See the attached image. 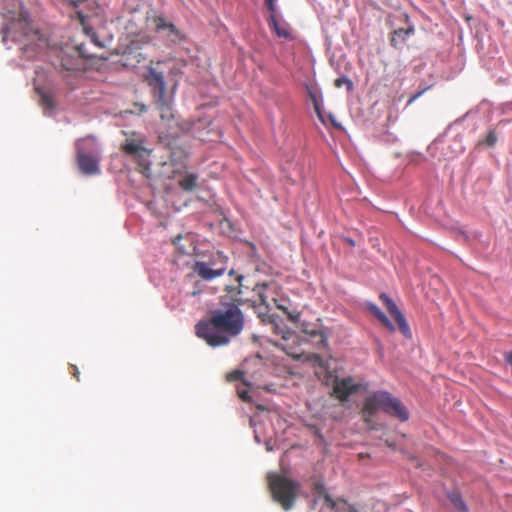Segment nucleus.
<instances>
[{"label": "nucleus", "instance_id": "obj_9", "mask_svg": "<svg viewBox=\"0 0 512 512\" xmlns=\"http://www.w3.org/2000/svg\"><path fill=\"white\" fill-rule=\"evenodd\" d=\"M32 28L26 17L20 14L19 18L9 23L4 29V40L10 37L13 41H21L22 37H28Z\"/></svg>", "mask_w": 512, "mask_h": 512}, {"label": "nucleus", "instance_id": "obj_22", "mask_svg": "<svg viewBox=\"0 0 512 512\" xmlns=\"http://www.w3.org/2000/svg\"><path fill=\"white\" fill-rule=\"evenodd\" d=\"M307 92H308L310 100L313 103L314 110H315L318 118L322 122H324L323 115H322L321 108H320V103H319L316 91L312 87L307 86Z\"/></svg>", "mask_w": 512, "mask_h": 512}, {"label": "nucleus", "instance_id": "obj_19", "mask_svg": "<svg viewBox=\"0 0 512 512\" xmlns=\"http://www.w3.org/2000/svg\"><path fill=\"white\" fill-rule=\"evenodd\" d=\"M448 499L458 512H468L467 505L458 491L449 492Z\"/></svg>", "mask_w": 512, "mask_h": 512}, {"label": "nucleus", "instance_id": "obj_31", "mask_svg": "<svg viewBox=\"0 0 512 512\" xmlns=\"http://www.w3.org/2000/svg\"><path fill=\"white\" fill-rule=\"evenodd\" d=\"M428 88H424L423 90L421 91H418L417 93L413 94L408 102H407V105H411L414 101H416V99H418Z\"/></svg>", "mask_w": 512, "mask_h": 512}, {"label": "nucleus", "instance_id": "obj_32", "mask_svg": "<svg viewBox=\"0 0 512 512\" xmlns=\"http://www.w3.org/2000/svg\"><path fill=\"white\" fill-rule=\"evenodd\" d=\"M238 395L239 397L243 400V401H250V396H249V392L247 389H243V390H238Z\"/></svg>", "mask_w": 512, "mask_h": 512}, {"label": "nucleus", "instance_id": "obj_36", "mask_svg": "<svg viewBox=\"0 0 512 512\" xmlns=\"http://www.w3.org/2000/svg\"><path fill=\"white\" fill-rule=\"evenodd\" d=\"M345 241L350 245V246H355L356 243L354 240L350 239V238H345Z\"/></svg>", "mask_w": 512, "mask_h": 512}, {"label": "nucleus", "instance_id": "obj_20", "mask_svg": "<svg viewBox=\"0 0 512 512\" xmlns=\"http://www.w3.org/2000/svg\"><path fill=\"white\" fill-rule=\"evenodd\" d=\"M198 177L196 174H187L185 177L179 180V186L184 191H193L197 187Z\"/></svg>", "mask_w": 512, "mask_h": 512}, {"label": "nucleus", "instance_id": "obj_11", "mask_svg": "<svg viewBox=\"0 0 512 512\" xmlns=\"http://www.w3.org/2000/svg\"><path fill=\"white\" fill-rule=\"evenodd\" d=\"M358 391V385L354 384L351 377L335 380L333 386V394L341 401H345L348 397Z\"/></svg>", "mask_w": 512, "mask_h": 512}, {"label": "nucleus", "instance_id": "obj_17", "mask_svg": "<svg viewBox=\"0 0 512 512\" xmlns=\"http://www.w3.org/2000/svg\"><path fill=\"white\" fill-rule=\"evenodd\" d=\"M268 24L275 31L278 37H282L285 39L291 38V33L288 25L286 23H279L276 19L275 14H270Z\"/></svg>", "mask_w": 512, "mask_h": 512}, {"label": "nucleus", "instance_id": "obj_6", "mask_svg": "<svg viewBox=\"0 0 512 512\" xmlns=\"http://www.w3.org/2000/svg\"><path fill=\"white\" fill-rule=\"evenodd\" d=\"M216 256L220 260V265H217L215 262L210 265L203 261H196L192 267L193 272L206 281L213 280L223 275L226 271V257L220 252H217Z\"/></svg>", "mask_w": 512, "mask_h": 512}, {"label": "nucleus", "instance_id": "obj_8", "mask_svg": "<svg viewBox=\"0 0 512 512\" xmlns=\"http://www.w3.org/2000/svg\"><path fill=\"white\" fill-rule=\"evenodd\" d=\"M143 138L127 139L121 149L127 155L139 160L141 166H146V161L150 156V151L145 147Z\"/></svg>", "mask_w": 512, "mask_h": 512}, {"label": "nucleus", "instance_id": "obj_27", "mask_svg": "<svg viewBox=\"0 0 512 512\" xmlns=\"http://www.w3.org/2000/svg\"><path fill=\"white\" fill-rule=\"evenodd\" d=\"M244 372L241 370H234L227 374L226 378L228 381H242Z\"/></svg>", "mask_w": 512, "mask_h": 512}, {"label": "nucleus", "instance_id": "obj_13", "mask_svg": "<svg viewBox=\"0 0 512 512\" xmlns=\"http://www.w3.org/2000/svg\"><path fill=\"white\" fill-rule=\"evenodd\" d=\"M412 34H414L413 26H409L406 29L400 28V29L395 30L391 34V38H390L391 46H393L396 49H402L407 41V38Z\"/></svg>", "mask_w": 512, "mask_h": 512}, {"label": "nucleus", "instance_id": "obj_38", "mask_svg": "<svg viewBox=\"0 0 512 512\" xmlns=\"http://www.w3.org/2000/svg\"><path fill=\"white\" fill-rule=\"evenodd\" d=\"M461 236L463 237L464 240H467V235L463 232H461Z\"/></svg>", "mask_w": 512, "mask_h": 512}, {"label": "nucleus", "instance_id": "obj_16", "mask_svg": "<svg viewBox=\"0 0 512 512\" xmlns=\"http://www.w3.org/2000/svg\"><path fill=\"white\" fill-rule=\"evenodd\" d=\"M76 15H77V18L78 20L80 21L81 25H82V28H83V31L84 33L90 37L91 39V42H93L96 46L102 48L103 47V44L102 42L99 40L96 32L93 30V28L91 26H89L86 22V19H87V16L83 13V11L81 10H77L76 11Z\"/></svg>", "mask_w": 512, "mask_h": 512}, {"label": "nucleus", "instance_id": "obj_28", "mask_svg": "<svg viewBox=\"0 0 512 512\" xmlns=\"http://www.w3.org/2000/svg\"><path fill=\"white\" fill-rule=\"evenodd\" d=\"M324 502L325 505L330 508L331 510H334L337 505V501H335L329 494L324 495Z\"/></svg>", "mask_w": 512, "mask_h": 512}, {"label": "nucleus", "instance_id": "obj_15", "mask_svg": "<svg viewBox=\"0 0 512 512\" xmlns=\"http://www.w3.org/2000/svg\"><path fill=\"white\" fill-rule=\"evenodd\" d=\"M274 288L273 283H259L256 284L253 291L258 295L260 303L266 307L269 306V299L270 295L269 292H271ZM271 300L275 303L277 302L274 297H271Z\"/></svg>", "mask_w": 512, "mask_h": 512}, {"label": "nucleus", "instance_id": "obj_14", "mask_svg": "<svg viewBox=\"0 0 512 512\" xmlns=\"http://www.w3.org/2000/svg\"><path fill=\"white\" fill-rule=\"evenodd\" d=\"M365 308L375 317L377 320L390 332H394L396 330L394 324L389 320V318L381 311V309L373 302H366Z\"/></svg>", "mask_w": 512, "mask_h": 512}, {"label": "nucleus", "instance_id": "obj_29", "mask_svg": "<svg viewBox=\"0 0 512 512\" xmlns=\"http://www.w3.org/2000/svg\"><path fill=\"white\" fill-rule=\"evenodd\" d=\"M275 333L281 334L283 340H288L292 335V333L289 330L281 329L277 326L275 327Z\"/></svg>", "mask_w": 512, "mask_h": 512}, {"label": "nucleus", "instance_id": "obj_30", "mask_svg": "<svg viewBox=\"0 0 512 512\" xmlns=\"http://www.w3.org/2000/svg\"><path fill=\"white\" fill-rule=\"evenodd\" d=\"M265 4H266L270 14H275V10H276L275 0H265Z\"/></svg>", "mask_w": 512, "mask_h": 512}, {"label": "nucleus", "instance_id": "obj_3", "mask_svg": "<svg viewBox=\"0 0 512 512\" xmlns=\"http://www.w3.org/2000/svg\"><path fill=\"white\" fill-rule=\"evenodd\" d=\"M382 411L399 422H407L410 418L408 408L403 402L394 397L390 392L379 390L370 394L364 401L361 410L362 418L370 429H376L372 417Z\"/></svg>", "mask_w": 512, "mask_h": 512}, {"label": "nucleus", "instance_id": "obj_7", "mask_svg": "<svg viewBox=\"0 0 512 512\" xmlns=\"http://www.w3.org/2000/svg\"><path fill=\"white\" fill-rule=\"evenodd\" d=\"M379 299L382 301L383 305L386 307L388 313L394 318V320L398 324V328H399L400 332L406 338H411V331H410L409 325H408L404 315L399 310V308L394 303V301L386 293H381L379 295Z\"/></svg>", "mask_w": 512, "mask_h": 512}, {"label": "nucleus", "instance_id": "obj_24", "mask_svg": "<svg viewBox=\"0 0 512 512\" xmlns=\"http://www.w3.org/2000/svg\"><path fill=\"white\" fill-rule=\"evenodd\" d=\"M497 142V136L495 134V132L493 130H490L485 139L480 141L479 144L480 145H486L488 147H493Z\"/></svg>", "mask_w": 512, "mask_h": 512}, {"label": "nucleus", "instance_id": "obj_2", "mask_svg": "<svg viewBox=\"0 0 512 512\" xmlns=\"http://www.w3.org/2000/svg\"><path fill=\"white\" fill-rule=\"evenodd\" d=\"M178 73V68L170 61H151L146 68L144 80L151 90V94L162 120L173 119L172 103L177 83L168 88L171 76Z\"/></svg>", "mask_w": 512, "mask_h": 512}, {"label": "nucleus", "instance_id": "obj_5", "mask_svg": "<svg viewBox=\"0 0 512 512\" xmlns=\"http://www.w3.org/2000/svg\"><path fill=\"white\" fill-rule=\"evenodd\" d=\"M152 23L156 33L161 34L170 44H179L185 40V34L165 17L157 15Z\"/></svg>", "mask_w": 512, "mask_h": 512}, {"label": "nucleus", "instance_id": "obj_26", "mask_svg": "<svg viewBox=\"0 0 512 512\" xmlns=\"http://www.w3.org/2000/svg\"><path fill=\"white\" fill-rule=\"evenodd\" d=\"M278 309L282 310L288 317V319L294 323L298 322L299 321V318H300V314L299 313H294V312H289L288 309L280 304H277L276 305Z\"/></svg>", "mask_w": 512, "mask_h": 512}, {"label": "nucleus", "instance_id": "obj_35", "mask_svg": "<svg viewBox=\"0 0 512 512\" xmlns=\"http://www.w3.org/2000/svg\"><path fill=\"white\" fill-rule=\"evenodd\" d=\"M505 361L512 367V351H508L505 353Z\"/></svg>", "mask_w": 512, "mask_h": 512}, {"label": "nucleus", "instance_id": "obj_1", "mask_svg": "<svg viewBox=\"0 0 512 512\" xmlns=\"http://www.w3.org/2000/svg\"><path fill=\"white\" fill-rule=\"evenodd\" d=\"M241 299L222 301L220 307L211 311L207 319L195 327L196 335L211 347L225 346L232 338L241 334L245 326L244 314L240 309Z\"/></svg>", "mask_w": 512, "mask_h": 512}, {"label": "nucleus", "instance_id": "obj_18", "mask_svg": "<svg viewBox=\"0 0 512 512\" xmlns=\"http://www.w3.org/2000/svg\"><path fill=\"white\" fill-rule=\"evenodd\" d=\"M36 91L40 95V105L43 107V109L45 111L54 110L56 107V103L53 94L40 88H36Z\"/></svg>", "mask_w": 512, "mask_h": 512}, {"label": "nucleus", "instance_id": "obj_37", "mask_svg": "<svg viewBox=\"0 0 512 512\" xmlns=\"http://www.w3.org/2000/svg\"><path fill=\"white\" fill-rule=\"evenodd\" d=\"M180 239H181V236H177V237L173 240V243H174L175 245H177V244H178V242L180 241Z\"/></svg>", "mask_w": 512, "mask_h": 512}, {"label": "nucleus", "instance_id": "obj_39", "mask_svg": "<svg viewBox=\"0 0 512 512\" xmlns=\"http://www.w3.org/2000/svg\"><path fill=\"white\" fill-rule=\"evenodd\" d=\"M312 341H314L315 345L317 346V341H319V338H313Z\"/></svg>", "mask_w": 512, "mask_h": 512}, {"label": "nucleus", "instance_id": "obj_23", "mask_svg": "<svg viewBox=\"0 0 512 512\" xmlns=\"http://www.w3.org/2000/svg\"><path fill=\"white\" fill-rule=\"evenodd\" d=\"M61 66L64 70L69 72L79 71V59L78 58H69L64 59L61 57Z\"/></svg>", "mask_w": 512, "mask_h": 512}, {"label": "nucleus", "instance_id": "obj_4", "mask_svg": "<svg viewBox=\"0 0 512 512\" xmlns=\"http://www.w3.org/2000/svg\"><path fill=\"white\" fill-rule=\"evenodd\" d=\"M268 483L273 499L284 510H290L295 504L300 484L279 474H270L268 476Z\"/></svg>", "mask_w": 512, "mask_h": 512}, {"label": "nucleus", "instance_id": "obj_12", "mask_svg": "<svg viewBox=\"0 0 512 512\" xmlns=\"http://www.w3.org/2000/svg\"><path fill=\"white\" fill-rule=\"evenodd\" d=\"M100 155L97 140L93 136H86L76 141V155Z\"/></svg>", "mask_w": 512, "mask_h": 512}, {"label": "nucleus", "instance_id": "obj_21", "mask_svg": "<svg viewBox=\"0 0 512 512\" xmlns=\"http://www.w3.org/2000/svg\"><path fill=\"white\" fill-rule=\"evenodd\" d=\"M305 333L310 337L312 340L313 338H319V341H317V347L318 348H325L328 344L327 335L322 330H305Z\"/></svg>", "mask_w": 512, "mask_h": 512}, {"label": "nucleus", "instance_id": "obj_25", "mask_svg": "<svg viewBox=\"0 0 512 512\" xmlns=\"http://www.w3.org/2000/svg\"><path fill=\"white\" fill-rule=\"evenodd\" d=\"M334 85L337 88H341L342 86H346L348 91H351L353 89L352 81L349 78L345 77V76L337 78L334 81Z\"/></svg>", "mask_w": 512, "mask_h": 512}, {"label": "nucleus", "instance_id": "obj_10", "mask_svg": "<svg viewBox=\"0 0 512 512\" xmlns=\"http://www.w3.org/2000/svg\"><path fill=\"white\" fill-rule=\"evenodd\" d=\"M100 155H76L77 165L80 171L85 175H95L100 172Z\"/></svg>", "mask_w": 512, "mask_h": 512}, {"label": "nucleus", "instance_id": "obj_33", "mask_svg": "<svg viewBox=\"0 0 512 512\" xmlns=\"http://www.w3.org/2000/svg\"><path fill=\"white\" fill-rule=\"evenodd\" d=\"M69 371L70 373L76 378L77 381L80 380V377H79V370L77 368V366L75 365H70L69 367Z\"/></svg>", "mask_w": 512, "mask_h": 512}, {"label": "nucleus", "instance_id": "obj_34", "mask_svg": "<svg viewBox=\"0 0 512 512\" xmlns=\"http://www.w3.org/2000/svg\"><path fill=\"white\" fill-rule=\"evenodd\" d=\"M87 0H69V3L74 9H77L82 3L86 2Z\"/></svg>", "mask_w": 512, "mask_h": 512}]
</instances>
